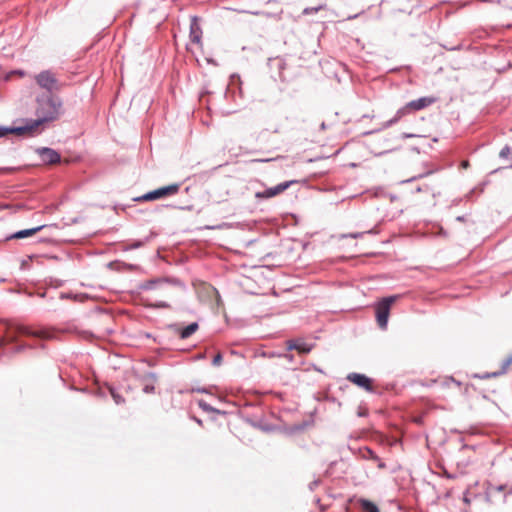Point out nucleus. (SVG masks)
I'll use <instances>...</instances> for the list:
<instances>
[{
    "instance_id": "21",
    "label": "nucleus",
    "mask_w": 512,
    "mask_h": 512,
    "mask_svg": "<svg viewBox=\"0 0 512 512\" xmlns=\"http://www.w3.org/2000/svg\"><path fill=\"white\" fill-rule=\"evenodd\" d=\"M326 5L325 4H320L316 7H306L305 9H303L302 11V14L303 15H310V14H314V13H317L323 9H326Z\"/></svg>"
},
{
    "instance_id": "23",
    "label": "nucleus",
    "mask_w": 512,
    "mask_h": 512,
    "mask_svg": "<svg viewBox=\"0 0 512 512\" xmlns=\"http://www.w3.org/2000/svg\"><path fill=\"white\" fill-rule=\"evenodd\" d=\"M365 233H373V230H369L367 232H357V233L344 234V235H342V238H354V239H357V238L362 237Z\"/></svg>"
},
{
    "instance_id": "11",
    "label": "nucleus",
    "mask_w": 512,
    "mask_h": 512,
    "mask_svg": "<svg viewBox=\"0 0 512 512\" xmlns=\"http://www.w3.org/2000/svg\"><path fill=\"white\" fill-rule=\"evenodd\" d=\"M189 36H190L191 42H193L195 44L201 43L202 29L199 25L198 17H196V16L191 17Z\"/></svg>"
},
{
    "instance_id": "13",
    "label": "nucleus",
    "mask_w": 512,
    "mask_h": 512,
    "mask_svg": "<svg viewBox=\"0 0 512 512\" xmlns=\"http://www.w3.org/2000/svg\"><path fill=\"white\" fill-rule=\"evenodd\" d=\"M172 328L181 339H187L198 330L199 325L197 322H193L184 328H179L177 325H173Z\"/></svg>"
},
{
    "instance_id": "4",
    "label": "nucleus",
    "mask_w": 512,
    "mask_h": 512,
    "mask_svg": "<svg viewBox=\"0 0 512 512\" xmlns=\"http://www.w3.org/2000/svg\"><path fill=\"white\" fill-rule=\"evenodd\" d=\"M409 113H411V111L406 103L403 107L399 108L396 111L395 115L391 119L382 123V125L379 129L367 131L364 133V135H371V134L379 132L381 130L388 129V128L392 127L393 125H395L396 123H398L403 117H405Z\"/></svg>"
},
{
    "instance_id": "6",
    "label": "nucleus",
    "mask_w": 512,
    "mask_h": 512,
    "mask_svg": "<svg viewBox=\"0 0 512 512\" xmlns=\"http://www.w3.org/2000/svg\"><path fill=\"white\" fill-rule=\"evenodd\" d=\"M35 80H36V83L41 88H44L50 92L55 88L56 83H57V80L54 77V75L48 70H45V71H42L41 73H39L35 77Z\"/></svg>"
},
{
    "instance_id": "28",
    "label": "nucleus",
    "mask_w": 512,
    "mask_h": 512,
    "mask_svg": "<svg viewBox=\"0 0 512 512\" xmlns=\"http://www.w3.org/2000/svg\"><path fill=\"white\" fill-rule=\"evenodd\" d=\"M154 389L155 387L153 385H146L144 388H143V391L145 393H152L154 392Z\"/></svg>"
},
{
    "instance_id": "8",
    "label": "nucleus",
    "mask_w": 512,
    "mask_h": 512,
    "mask_svg": "<svg viewBox=\"0 0 512 512\" xmlns=\"http://www.w3.org/2000/svg\"><path fill=\"white\" fill-rule=\"evenodd\" d=\"M37 153L45 164H56L61 160L60 154L52 148L42 147L37 149Z\"/></svg>"
},
{
    "instance_id": "37",
    "label": "nucleus",
    "mask_w": 512,
    "mask_h": 512,
    "mask_svg": "<svg viewBox=\"0 0 512 512\" xmlns=\"http://www.w3.org/2000/svg\"><path fill=\"white\" fill-rule=\"evenodd\" d=\"M315 485H317V481H314V483L312 484V486H310V489H313V487H315Z\"/></svg>"
},
{
    "instance_id": "10",
    "label": "nucleus",
    "mask_w": 512,
    "mask_h": 512,
    "mask_svg": "<svg viewBox=\"0 0 512 512\" xmlns=\"http://www.w3.org/2000/svg\"><path fill=\"white\" fill-rule=\"evenodd\" d=\"M435 102H436L435 97L425 96V97H420L418 99L409 101L407 103V105H408L410 111L414 112V111H420L422 109H425Z\"/></svg>"
},
{
    "instance_id": "34",
    "label": "nucleus",
    "mask_w": 512,
    "mask_h": 512,
    "mask_svg": "<svg viewBox=\"0 0 512 512\" xmlns=\"http://www.w3.org/2000/svg\"><path fill=\"white\" fill-rule=\"evenodd\" d=\"M461 165L463 168H467L469 166V163L468 161H463Z\"/></svg>"
},
{
    "instance_id": "36",
    "label": "nucleus",
    "mask_w": 512,
    "mask_h": 512,
    "mask_svg": "<svg viewBox=\"0 0 512 512\" xmlns=\"http://www.w3.org/2000/svg\"><path fill=\"white\" fill-rule=\"evenodd\" d=\"M315 485H317V481H314V483L312 484V486H310V489H313V487H315Z\"/></svg>"
},
{
    "instance_id": "2",
    "label": "nucleus",
    "mask_w": 512,
    "mask_h": 512,
    "mask_svg": "<svg viewBox=\"0 0 512 512\" xmlns=\"http://www.w3.org/2000/svg\"><path fill=\"white\" fill-rule=\"evenodd\" d=\"M139 288L144 291H159L161 295L168 299H172L174 297L175 289H178L181 292L186 290L185 284L179 279L168 277L146 280L139 285Z\"/></svg>"
},
{
    "instance_id": "35",
    "label": "nucleus",
    "mask_w": 512,
    "mask_h": 512,
    "mask_svg": "<svg viewBox=\"0 0 512 512\" xmlns=\"http://www.w3.org/2000/svg\"><path fill=\"white\" fill-rule=\"evenodd\" d=\"M321 129H322V130L326 129V125H325V123H324V122H322V124H321Z\"/></svg>"
},
{
    "instance_id": "27",
    "label": "nucleus",
    "mask_w": 512,
    "mask_h": 512,
    "mask_svg": "<svg viewBox=\"0 0 512 512\" xmlns=\"http://www.w3.org/2000/svg\"><path fill=\"white\" fill-rule=\"evenodd\" d=\"M19 332H20L21 334H27V335H30V334H31V333H30V331H29V329H28V328H26V327H21V328L19 329ZM32 334H33V335H37V336H39V334H38V333H37V334L32 333Z\"/></svg>"
},
{
    "instance_id": "12",
    "label": "nucleus",
    "mask_w": 512,
    "mask_h": 512,
    "mask_svg": "<svg viewBox=\"0 0 512 512\" xmlns=\"http://www.w3.org/2000/svg\"><path fill=\"white\" fill-rule=\"evenodd\" d=\"M313 348L312 344L306 343L302 340H288L287 341V349L288 350H297L302 354H308Z\"/></svg>"
},
{
    "instance_id": "26",
    "label": "nucleus",
    "mask_w": 512,
    "mask_h": 512,
    "mask_svg": "<svg viewBox=\"0 0 512 512\" xmlns=\"http://www.w3.org/2000/svg\"><path fill=\"white\" fill-rule=\"evenodd\" d=\"M136 201H152V197H149V192L136 198Z\"/></svg>"
},
{
    "instance_id": "33",
    "label": "nucleus",
    "mask_w": 512,
    "mask_h": 512,
    "mask_svg": "<svg viewBox=\"0 0 512 512\" xmlns=\"http://www.w3.org/2000/svg\"><path fill=\"white\" fill-rule=\"evenodd\" d=\"M362 118H370V119H373L374 118V115H370V114H365L362 116Z\"/></svg>"
},
{
    "instance_id": "18",
    "label": "nucleus",
    "mask_w": 512,
    "mask_h": 512,
    "mask_svg": "<svg viewBox=\"0 0 512 512\" xmlns=\"http://www.w3.org/2000/svg\"><path fill=\"white\" fill-rule=\"evenodd\" d=\"M25 132H26V128H24L23 126L14 127V128L0 126V138L4 137L10 133H16V134L21 135Z\"/></svg>"
},
{
    "instance_id": "9",
    "label": "nucleus",
    "mask_w": 512,
    "mask_h": 512,
    "mask_svg": "<svg viewBox=\"0 0 512 512\" xmlns=\"http://www.w3.org/2000/svg\"><path fill=\"white\" fill-rule=\"evenodd\" d=\"M180 189V184L174 183L168 186L160 187L153 191L149 192V197H152V200L160 199L168 195L176 194Z\"/></svg>"
},
{
    "instance_id": "31",
    "label": "nucleus",
    "mask_w": 512,
    "mask_h": 512,
    "mask_svg": "<svg viewBox=\"0 0 512 512\" xmlns=\"http://www.w3.org/2000/svg\"><path fill=\"white\" fill-rule=\"evenodd\" d=\"M427 190H428V187H427V186H424V187H422V186H418V187L416 188V192H422V191H427Z\"/></svg>"
},
{
    "instance_id": "5",
    "label": "nucleus",
    "mask_w": 512,
    "mask_h": 512,
    "mask_svg": "<svg viewBox=\"0 0 512 512\" xmlns=\"http://www.w3.org/2000/svg\"><path fill=\"white\" fill-rule=\"evenodd\" d=\"M293 183H295V181H293V180L292 181H285V182L279 183L278 185H276L274 187H270V188L265 189L264 191L257 192L255 194V196H256V198H260V199L272 198V197H274V196L284 192Z\"/></svg>"
},
{
    "instance_id": "19",
    "label": "nucleus",
    "mask_w": 512,
    "mask_h": 512,
    "mask_svg": "<svg viewBox=\"0 0 512 512\" xmlns=\"http://www.w3.org/2000/svg\"><path fill=\"white\" fill-rule=\"evenodd\" d=\"M512 364V355H509L503 362H502V365H501V369L497 372H493L492 374L490 375H487V377H497V376H500V375H503L506 373V371L508 370L509 366Z\"/></svg>"
},
{
    "instance_id": "29",
    "label": "nucleus",
    "mask_w": 512,
    "mask_h": 512,
    "mask_svg": "<svg viewBox=\"0 0 512 512\" xmlns=\"http://www.w3.org/2000/svg\"><path fill=\"white\" fill-rule=\"evenodd\" d=\"M283 357H284L285 359H287L289 362H292V360H293V355H292V354H289V353H285V354H283Z\"/></svg>"
},
{
    "instance_id": "25",
    "label": "nucleus",
    "mask_w": 512,
    "mask_h": 512,
    "mask_svg": "<svg viewBox=\"0 0 512 512\" xmlns=\"http://www.w3.org/2000/svg\"><path fill=\"white\" fill-rule=\"evenodd\" d=\"M221 362H222V355L220 353H218L217 355L214 356V358L212 360V364L215 366H218L221 364Z\"/></svg>"
},
{
    "instance_id": "30",
    "label": "nucleus",
    "mask_w": 512,
    "mask_h": 512,
    "mask_svg": "<svg viewBox=\"0 0 512 512\" xmlns=\"http://www.w3.org/2000/svg\"><path fill=\"white\" fill-rule=\"evenodd\" d=\"M467 494H468V492L464 493L463 502L465 504H470V499Z\"/></svg>"
},
{
    "instance_id": "16",
    "label": "nucleus",
    "mask_w": 512,
    "mask_h": 512,
    "mask_svg": "<svg viewBox=\"0 0 512 512\" xmlns=\"http://www.w3.org/2000/svg\"><path fill=\"white\" fill-rule=\"evenodd\" d=\"M505 491V494L503 495L502 502H506L507 495L512 494V489H507L506 485H498V486H492L487 491V498L492 496L494 493H501Z\"/></svg>"
},
{
    "instance_id": "22",
    "label": "nucleus",
    "mask_w": 512,
    "mask_h": 512,
    "mask_svg": "<svg viewBox=\"0 0 512 512\" xmlns=\"http://www.w3.org/2000/svg\"><path fill=\"white\" fill-rule=\"evenodd\" d=\"M366 452H367V455L364 456L365 458H369V459H372L374 461H377L379 468H384L385 467V464L379 459V457L371 449L367 448Z\"/></svg>"
},
{
    "instance_id": "14",
    "label": "nucleus",
    "mask_w": 512,
    "mask_h": 512,
    "mask_svg": "<svg viewBox=\"0 0 512 512\" xmlns=\"http://www.w3.org/2000/svg\"><path fill=\"white\" fill-rule=\"evenodd\" d=\"M44 227H45V225H40V226H37V227H34V228L20 230V231H17L15 233L11 234L6 239L7 240H10V239H23V238H26V237H29V236H32V235L36 234L37 232L42 230Z\"/></svg>"
},
{
    "instance_id": "1",
    "label": "nucleus",
    "mask_w": 512,
    "mask_h": 512,
    "mask_svg": "<svg viewBox=\"0 0 512 512\" xmlns=\"http://www.w3.org/2000/svg\"><path fill=\"white\" fill-rule=\"evenodd\" d=\"M62 102L58 98L49 95L37 98L36 119H29L23 126L26 132H33L40 125L54 121L60 115Z\"/></svg>"
},
{
    "instance_id": "32",
    "label": "nucleus",
    "mask_w": 512,
    "mask_h": 512,
    "mask_svg": "<svg viewBox=\"0 0 512 512\" xmlns=\"http://www.w3.org/2000/svg\"><path fill=\"white\" fill-rule=\"evenodd\" d=\"M199 405H200V407H202L204 410H209V409H210L209 405H208V404H206V403H202V402H200V404H199Z\"/></svg>"
},
{
    "instance_id": "17",
    "label": "nucleus",
    "mask_w": 512,
    "mask_h": 512,
    "mask_svg": "<svg viewBox=\"0 0 512 512\" xmlns=\"http://www.w3.org/2000/svg\"><path fill=\"white\" fill-rule=\"evenodd\" d=\"M358 503L362 512H380L377 505L367 499H359Z\"/></svg>"
},
{
    "instance_id": "7",
    "label": "nucleus",
    "mask_w": 512,
    "mask_h": 512,
    "mask_svg": "<svg viewBox=\"0 0 512 512\" xmlns=\"http://www.w3.org/2000/svg\"><path fill=\"white\" fill-rule=\"evenodd\" d=\"M347 380L353 384L365 389L368 392L373 391L372 380L364 374L352 372L347 375Z\"/></svg>"
},
{
    "instance_id": "38",
    "label": "nucleus",
    "mask_w": 512,
    "mask_h": 512,
    "mask_svg": "<svg viewBox=\"0 0 512 512\" xmlns=\"http://www.w3.org/2000/svg\"><path fill=\"white\" fill-rule=\"evenodd\" d=\"M315 485H317V481H314V483L312 484V486H310V489H313V487H315Z\"/></svg>"
},
{
    "instance_id": "24",
    "label": "nucleus",
    "mask_w": 512,
    "mask_h": 512,
    "mask_svg": "<svg viewBox=\"0 0 512 512\" xmlns=\"http://www.w3.org/2000/svg\"><path fill=\"white\" fill-rule=\"evenodd\" d=\"M111 396L116 404H121L124 402V399L118 393H116L115 390H113V389H111Z\"/></svg>"
},
{
    "instance_id": "3",
    "label": "nucleus",
    "mask_w": 512,
    "mask_h": 512,
    "mask_svg": "<svg viewBox=\"0 0 512 512\" xmlns=\"http://www.w3.org/2000/svg\"><path fill=\"white\" fill-rule=\"evenodd\" d=\"M396 299V295L385 297L376 305V319L381 329L387 328L390 308Z\"/></svg>"
},
{
    "instance_id": "15",
    "label": "nucleus",
    "mask_w": 512,
    "mask_h": 512,
    "mask_svg": "<svg viewBox=\"0 0 512 512\" xmlns=\"http://www.w3.org/2000/svg\"><path fill=\"white\" fill-rule=\"evenodd\" d=\"M145 305L156 309H168L171 307L168 301L156 300L150 297L145 299Z\"/></svg>"
},
{
    "instance_id": "20",
    "label": "nucleus",
    "mask_w": 512,
    "mask_h": 512,
    "mask_svg": "<svg viewBox=\"0 0 512 512\" xmlns=\"http://www.w3.org/2000/svg\"><path fill=\"white\" fill-rule=\"evenodd\" d=\"M499 156H500V158H502V159H507V160H509V161L511 162V163H510V165H509V167L512 169V149H511L508 145L504 146V147L501 149V151H500V153H499Z\"/></svg>"
}]
</instances>
